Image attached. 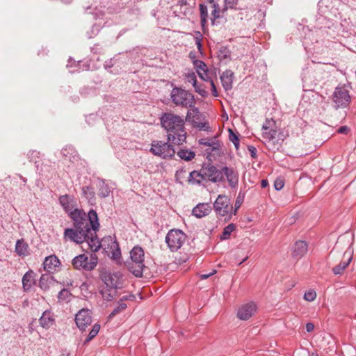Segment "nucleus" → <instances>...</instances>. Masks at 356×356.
Here are the masks:
<instances>
[{
  "instance_id": "42",
  "label": "nucleus",
  "mask_w": 356,
  "mask_h": 356,
  "mask_svg": "<svg viewBox=\"0 0 356 356\" xmlns=\"http://www.w3.org/2000/svg\"><path fill=\"white\" fill-rule=\"evenodd\" d=\"M200 10L201 16V22L202 24H204L207 22V8L206 6L201 4L200 6Z\"/></svg>"
},
{
  "instance_id": "7",
  "label": "nucleus",
  "mask_w": 356,
  "mask_h": 356,
  "mask_svg": "<svg viewBox=\"0 0 356 356\" xmlns=\"http://www.w3.org/2000/svg\"><path fill=\"white\" fill-rule=\"evenodd\" d=\"M186 240L185 234L179 229H172L165 236V242L172 252L179 250Z\"/></svg>"
},
{
  "instance_id": "55",
  "label": "nucleus",
  "mask_w": 356,
  "mask_h": 356,
  "mask_svg": "<svg viewBox=\"0 0 356 356\" xmlns=\"http://www.w3.org/2000/svg\"><path fill=\"white\" fill-rule=\"evenodd\" d=\"M216 270H213L211 273H209V274H202L200 275V278L201 280H206L207 278H209L211 275H213L214 273H216Z\"/></svg>"
},
{
  "instance_id": "41",
  "label": "nucleus",
  "mask_w": 356,
  "mask_h": 356,
  "mask_svg": "<svg viewBox=\"0 0 356 356\" xmlns=\"http://www.w3.org/2000/svg\"><path fill=\"white\" fill-rule=\"evenodd\" d=\"M186 79L187 82L191 83L194 88H196L197 78H196V75L194 72L188 73L186 75Z\"/></svg>"
},
{
  "instance_id": "21",
  "label": "nucleus",
  "mask_w": 356,
  "mask_h": 356,
  "mask_svg": "<svg viewBox=\"0 0 356 356\" xmlns=\"http://www.w3.org/2000/svg\"><path fill=\"white\" fill-rule=\"evenodd\" d=\"M234 73L232 70H227L222 72L220 76V80L223 88L227 91L232 88Z\"/></svg>"
},
{
  "instance_id": "25",
  "label": "nucleus",
  "mask_w": 356,
  "mask_h": 356,
  "mask_svg": "<svg viewBox=\"0 0 356 356\" xmlns=\"http://www.w3.org/2000/svg\"><path fill=\"white\" fill-rule=\"evenodd\" d=\"M15 251L19 256L25 257L29 254V245L24 239H19L16 242Z\"/></svg>"
},
{
  "instance_id": "14",
  "label": "nucleus",
  "mask_w": 356,
  "mask_h": 356,
  "mask_svg": "<svg viewBox=\"0 0 356 356\" xmlns=\"http://www.w3.org/2000/svg\"><path fill=\"white\" fill-rule=\"evenodd\" d=\"M257 309V305L253 302L244 304L238 309L237 317L243 321L248 320L256 313Z\"/></svg>"
},
{
  "instance_id": "59",
  "label": "nucleus",
  "mask_w": 356,
  "mask_h": 356,
  "mask_svg": "<svg viewBox=\"0 0 356 356\" xmlns=\"http://www.w3.org/2000/svg\"><path fill=\"white\" fill-rule=\"evenodd\" d=\"M44 275H42L41 277H40V282H39V285L42 288V284H43V277H44Z\"/></svg>"
},
{
  "instance_id": "11",
  "label": "nucleus",
  "mask_w": 356,
  "mask_h": 356,
  "mask_svg": "<svg viewBox=\"0 0 356 356\" xmlns=\"http://www.w3.org/2000/svg\"><path fill=\"white\" fill-rule=\"evenodd\" d=\"M202 173H204L205 180H209L213 183L224 181L222 168L218 169L216 166L209 164L202 167Z\"/></svg>"
},
{
  "instance_id": "20",
  "label": "nucleus",
  "mask_w": 356,
  "mask_h": 356,
  "mask_svg": "<svg viewBox=\"0 0 356 356\" xmlns=\"http://www.w3.org/2000/svg\"><path fill=\"white\" fill-rule=\"evenodd\" d=\"M307 243L304 241H298L294 245L292 255L294 258L300 259L307 253Z\"/></svg>"
},
{
  "instance_id": "37",
  "label": "nucleus",
  "mask_w": 356,
  "mask_h": 356,
  "mask_svg": "<svg viewBox=\"0 0 356 356\" xmlns=\"http://www.w3.org/2000/svg\"><path fill=\"white\" fill-rule=\"evenodd\" d=\"M100 329V325L99 324H95L92 327V329L88 334V338L85 343L88 342L92 340L99 332Z\"/></svg>"
},
{
  "instance_id": "35",
  "label": "nucleus",
  "mask_w": 356,
  "mask_h": 356,
  "mask_svg": "<svg viewBox=\"0 0 356 356\" xmlns=\"http://www.w3.org/2000/svg\"><path fill=\"white\" fill-rule=\"evenodd\" d=\"M194 65L196 68L197 74H199L200 72H203L207 71V67L206 64L202 60H195Z\"/></svg>"
},
{
  "instance_id": "27",
  "label": "nucleus",
  "mask_w": 356,
  "mask_h": 356,
  "mask_svg": "<svg viewBox=\"0 0 356 356\" xmlns=\"http://www.w3.org/2000/svg\"><path fill=\"white\" fill-rule=\"evenodd\" d=\"M352 260V256L350 254L347 261L340 262L337 266L333 268L332 272L334 275H341Z\"/></svg>"
},
{
  "instance_id": "34",
  "label": "nucleus",
  "mask_w": 356,
  "mask_h": 356,
  "mask_svg": "<svg viewBox=\"0 0 356 356\" xmlns=\"http://www.w3.org/2000/svg\"><path fill=\"white\" fill-rule=\"evenodd\" d=\"M127 305L124 302H119L118 306L115 308L113 312L109 314L108 318H112L118 314L120 313L127 308Z\"/></svg>"
},
{
  "instance_id": "57",
  "label": "nucleus",
  "mask_w": 356,
  "mask_h": 356,
  "mask_svg": "<svg viewBox=\"0 0 356 356\" xmlns=\"http://www.w3.org/2000/svg\"><path fill=\"white\" fill-rule=\"evenodd\" d=\"M44 312H43V313L42 314V316H41V317H40V324L41 325V326H42V327H44Z\"/></svg>"
},
{
  "instance_id": "63",
  "label": "nucleus",
  "mask_w": 356,
  "mask_h": 356,
  "mask_svg": "<svg viewBox=\"0 0 356 356\" xmlns=\"http://www.w3.org/2000/svg\"><path fill=\"white\" fill-rule=\"evenodd\" d=\"M72 60L71 59H70V60H69V61H68V63H67V67H71V66H72V65H71V63H72Z\"/></svg>"
},
{
  "instance_id": "2",
  "label": "nucleus",
  "mask_w": 356,
  "mask_h": 356,
  "mask_svg": "<svg viewBox=\"0 0 356 356\" xmlns=\"http://www.w3.org/2000/svg\"><path fill=\"white\" fill-rule=\"evenodd\" d=\"M161 123L167 131L168 140L172 144L179 145L186 141L184 120L179 115L172 113H164L161 118Z\"/></svg>"
},
{
  "instance_id": "18",
  "label": "nucleus",
  "mask_w": 356,
  "mask_h": 356,
  "mask_svg": "<svg viewBox=\"0 0 356 356\" xmlns=\"http://www.w3.org/2000/svg\"><path fill=\"white\" fill-rule=\"evenodd\" d=\"M60 262L55 255L46 257V272L53 273L59 270Z\"/></svg>"
},
{
  "instance_id": "50",
  "label": "nucleus",
  "mask_w": 356,
  "mask_h": 356,
  "mask_svg": "<svg viewBox=\"0 0 356 356\" xmlns=\"http://www.w3.org/2000/svg\"><path fill=\"white\" fill-rule=\"evenodd\" d=\"M210 86L211 87V92H212V95L214 96V97H218V91H217V89H216V85L213 82V80H210Z\"/></svg>"
},
{
  "instance_id": "62",
  "label": "nucleus",
  "mask_w": 356,
  "mask_h": 356,
  "mask_svg": "<svg viewBox=\"0 0 356 356\" xmlns=\"http://www.w3.org/2000/svg\"><path fill=\"white\" fill-rule=\"evenodd\" d=\"M60 1L65 3H70L72 0H60Z\"/></svg>"
},
{
  "instance_id": "60",
  "label": "nucleus",
  "mask_w": 356,
  "mask_h": 356,
  "mask_svg": "<svg viewBox=\"0 0 356 356\" xmlns=\"http://www.w3.org/2000/svg\"><path fill=\"white\" fill-rule=\"evenodd\" d=\"M191 113L190 111H188L187 113V115H186V120H190V118H191Z\"/></svg>"
},
{
  "instance_id": "52",
  "label": "nucleus",
  "mask_w": 356,
  "mask_h": 356,
  "mask_svg": "<svg viewBox=\"0 0 356 356\" xmlns=\"http://www.w3.org/2000/svg\"><path fill=\"white\" fill-rule=\"evenodd\" d=\"M54 321L55 320L54 318L48 316L47 320H46V327H50L53 325L54 324Z\"/></svg>"
},
{
  "instance_id": "43",
  "label": "nucleus",
  "mask_w": 356,
  "mask_h": 356,
  "mask_svg": "<svg viewBox=\"0 0 356 356\" xmlns=\"http://www.w3.org/2000/svg\"><path fill=\"white\" fill-rule=\"evenodd\" d=\"M275 121L271 120H266L262 126V129L264 131H268L269 129H273L275 126Z\"/></svg>"
},
{
  "instance_id": "51",
  "label": "nucleus",
  "mask_w": 356,
  "mask_h": 356,
  "mask_svg": "<svg viewBox=\"0 0 356 356\" xmlns=\"http://www.w3.org/2000/svg\"><path fill=\"white\" fill-rule=\"evenodd\" d=\"M214 9L212 11L211 15H213L214 19H217L220 17L219 15V10L218 9V7L216 4L213 5Z\"/></svg>"
},
{
  "instance_id": "6",
  "label": "nucleus",
  "mask_w": 356,
  "mask_h": 356,
  "mask_svg": "<svg viewBox=\"0 0 356 356\" xmlns=\"http://www.w3.org/2000/svg\"><path fill=\"white\" fill-rule=\"evenodd\" d=\"M97 264V257L95 254H90L88 257L86 254H82L75 257L72 260V266L77 270L90 271Z\"/></svg>"
},
{
  "instance_id": "17",
  "label": "nucleus",
  "mask_w": 356,
  "mask_h": 356,
  "mask_svg": "<svg viewBox=\"0 0 356 356\" xmlns=\"http://www.w3.org/2000/svg\"><path fill=\"white\" fill-rule=\"evenodd\" d=\"M97 195L101 198H106L111 193V188L109 186L106 180L104 179H97Z\"/></svg>"
},
{
  "instance_id": "19",
  "label": "nucleus",
  "mask_w": 356,
  "mask_h": 356,
  "mask_svg": "<svg viewBox=\"0 0 356 356\" xmlns=\"http://www.w3.org/2000/svg\"><path fill=\"white\" fill-rule=\"evenodd\" d=\"M211 207L208 203H200L193 208L192 213L195 217L201 218L209 214Z\"/></svg>"
},
{
  "instance_id": "12",
  "label": "nucleus",
  "mask_w": 356,
  "mask_h": 356,
  "mask_svg": "<svg viewBox=\"0 0 356 356\" xmlns=\"http://www.w3.org/2000/svg\"><path fill=\"white\" fill-rule=\"evenodd\" d=\"M102 280L111 289H116L122 287V278L119 273L104 272L100 275Z\"/></svg>"
},
{
  "instance_id": "58",
  "label": "nucleus",
  "mask_w": 356,
  "mask_h": 356,
  "mask_svg": "<svg viewBox=\"0 0 356 356\" xmlns=\"http://www.w3.org/2000/svg\"><path fill=\"white\" fill-rule=\"evenodd\" d=\"M268 185V181L266 179H262L261 181V188H266Z\"/></svg>"
},
{
  "instance_id": "1",
  "label": "nucleus",
  "mask_w": 356,
  "mask_h": 356,
  "mask_svg": "<svg viewBox=\"0 0 356 356\" xmlns=\"http://www.w3.org/2000/svg\"><path fill=\"white\" fill-rule=\"evenodd\" d=\"M68 214L73 221L74 229H65L64 237L65 239L80 243L85 238V232H87L90 228H92L94 230L99 229L98 217L94 210H90L86 215L83 210L76 208Z\"/></svg>"
},
{
  "instance_id": "44",
  "label": "nucleus",
  "mask_w": 356,
  "mask_h": 356,
  "mask_svg": "<svg viewBox=\"0 0 356 356\" xmlns=\"http://www.w3.org/2000/svg\"><path fill=\"white\" fill-rule=\"evenodd\" d=\"M202 34L200 32H196L195 40V44L200 51L202 50Z\"/></svg>"
},
{
  "instance_id": "16",
  "label": "nucleus",
  "mask_w": 356,
  "mask_h": 356,
  "mask_svg": "<svg viewBox=\"0 0 356 356\" xmlns=\"http://www.w3.org/2000/svg\"><path fill=\"white\" fill-rule=\"evenodd\" d=\"M59 202L63 209L67 213L74 211L76 208L74 198L69 195H61L59 197Z\"/></svg>"
},
{
  "instance_id": "39",
  "label": "nucleus",
  "mask_w": 356,
  "mask_h": 356,
  "mask_svg": "<svg viewBox=\"0 0 356 356\" xmlns=\"http://www.w3.org/2000/svg\"><path fill=\"white\" fill-rule=\"evenodd\" d=\"M115 289H106L105 291H102V296L104 300L106 301H111L113 300L114 293H115Z\"/></svg>"
},
{
  "instance_id": "46",
  "label": "nucleus",
  "mask_w": 356,
  "mask_h": 356,
  "mask_svg": "<svg viewBox=\"0 0 356 356\" xmlns=\"http://www.w3.org/2000/svg\"><path fill=\"white\" fill-rule=\"evenodd\" d=\"M195 91L199 93L202 97H207L208 95V92L202 88L200 86L196 85V88H195Z\"/></svg>"
},
{
  "instance_id": "26",
  "label": "nucleus",
  "mask_w": 356,
  "mask_h": 356,
  "mask_svg": "<svg viewBox=\"0 0 356 356\" xmlns=\"http://www.w3.org/2000/svg\"><path fill=\"white\" fill-rule=\"evenodd\" d=\"M277 131L274 129H269L266 131H263L262 137L264 139V143L265 145L272 143L275 145L276 140Z\"/></svg>"
},
{
  "instance_id": "22",
  "label": "nucleus",
  "mask_w": 356,
  "mask_h": 356,
  "mask_svg": "<svg viewBox=\"0 0 356 356\" xmlns=\"http://www.w3.org/2000/svg\"><path fill=\"white\" fill-rule=\"evenodd\" d=\"M199 143L200 145L209 147V148L207 149V151L209 152V153H219L220 143L218 140L216 139L202 138L200 140Z\"/></svg>"
},
{
  "instance_id": "23",
  "label": "nucleus",
  "mask_w": 356,
  "mask_h": 356,
  "mask_svg": "<svg viewBox=\"0 0 356 356\" xmlns=\"http://www.w3.org/2000/svg\"><path fill=\"white\" fill-rule=\"evenodd\" d=\"M203 180H205V179L204 173H202V168L200 172L194 170L189 174L188 182L191 184L200 185Z\"/></svg>"
},
{
  "instance_id": "32",
  "label": "nucleus",
  "mask_w": 356,
  "mask_h": 356,
  "mask_svg": "<svg viewBox=\"0 0 356 356\" xmlns=\"http://www.w3.org/2000/svg\"><path fill=\"white\" fill-rule=\"evenodd\" d=\"M235 229V226L234 224H229L227 226H226L223 231H222V233L220 237V240L223 241V240H227L229 238L232 232Z\"/></svg>"
},
{
  "instance_id": "13",
  "label": "nucleus",
  "mask_w": 356,
  "mask_h": 356,
  "mask_svg": "<svg viewBox=\"0 0 356 356\" xmlns=\"http://www.w3.org/2000/svg\"><path fill=\"white\" fill-rule=\"evenodd\" d=\"M75 322L77 327L84 330L92 322L91 312L89 309H81L75 316Z\"/></svg>"
},
{
  "instance_id": "9",
  "label": "nucleus",
  "mask_w": 356,
  "mask_h": 356,
  "mask_svg": "<svg viewBox=\"0 0 356 356\" xmlns=\"http://www.w3.org/2000/svg\"><path fill=\"white\" fill-rule=\"evenodd\" d=\"M150 152L162 159L172 158L176 153V150L171 145L162 141H153Z\"/></svg>"
},
{
  "instance_id": "24",
  "label": "nucleus",
  "mask_w": 356,
  "mask_h": 356,
  "mask_svg": "<svg viewBox=\"0 0 356 356\" xmlns=\"http://www.w3.org/2000/svg\"><path fill=\"white\" fill-rule=\"evenodd\" d=\"M35 273L30 270L25 273L22 277L23 288L25 291L31 289L33 284H35Z\"/></svg>"
},
{
  "instance_id": "5",
  "label": "nucleus",
  "mask_w": 356,
  "mask_h": 356,
  "mask_svg": "<svg viewBox=\"0 0 356 356\" xmlns=\"http://www.w3.org/2000/svg\"><path fill=\"white\" fill-rule=\"evenodd\" d=\"M170 99L176 106L191 108L193 113H198V109L195 107L194 96L190 92L181 88L174 87L170 92Z\"/></svg>"
},
{
  "instance_id": "33",
  "label": "nucleus",
  "mask_w": 356,
  "mask_h": 356,
  "mask_svg": "<svg viewBox=\"0 0 356 356\" xmlns=\"http://www.w3.org/2000/svg\"><path fill=\"white\" fill-rule=\"evenodd\" d=\"M72 293L66 289H63L58 295V298L60 301L70 302Z\"/></svg>"
},
{
  "instance_id": "49",
  "label": "nucleus",
  "mask_w": 356,
  "mask_h": 356,
  "mask_svg": "<svg viewBox=\"0 0 356 356\" xmlns=\"http://www.w3.org/2000/svg\"><path fill=\"white\" fill-rule=\"evenodd\" d=\"M248 149L250 154L252 158L255 159L257 157V149L252 145L248 147Z\"/></svg>"
},
{
  "instance_id": "45",
  "label": "nucleus",
  "mask_w": 356,
  "mask_h": 356,
  "mask_svg": "<svg viewBox=\"0 0 356 356\" xmlns=\"http://www.w3.org/2000/svg\"><path fill=\"white\" fill-rule=\"evenodd\" d=\"M243 196H241V193L238 194L236 200V202H235V204H234V207H235V211L240 208L242 202H243Z\"/></svg>"
},
{
  "instance_id": "3",
  "label": "nucleus",
  "mask_w": 356,
  "mask_h": 356,
  "mask_svg": "<svg viewBox=\"0 0 356 356\" xmlns=\"http://www.w3.org/2000/svg\"><path fill=\"white\" fill-rule=\"evenodd\" d=\"M97 231L90 228L87 232H85V238L81 243L86 242L88 248L93 252H97L101 248L108 250V256L113 260H118L121 257V252L117 241L111 236L104 237L99 241L97 236Z\"/></svg>"
},
{
  "instance_id": "29",
  "label": "nucleus",
  "mask_w": 356,
  "mask_h": 356,
  "mask_svg": "<svg viewBox=\"0 0 356 356\" xmlns=\"http://www.w3.org/2000/svg\"><path fill=\"white\" fill-rule=\"evenodd\" d=\"M28 157L30 160V161L34 162L35 164V167L37 170H39V167L40 166V171H42V162L41 160L39 159V152L33 150L29 152L28 154Z\"/></svg>"
},
{
  "instance_id": "15",
  "label": "nucleus",
  "mask_w": 356,
  "mask_h": 356,
  "mask_svg": "<svg viewBox=\"0 0 356 356\" xmlns=\"http://www.w3.org/2000/svg\"><path fill=\"white\" fill-rule=\"evenodd\" d=\"M222 172L223 179H225L224 177H226L229 186L232 188H236L238 184V172H236L233 168L227 166L222 167Z\"/></svg>"
},
{
  "instance_id": "4",
  "label": "nucleus",
  "mask_w": 356,
  "mask_h": 356,
  "mask_svg": "<svg viewBox=\"0 0 356 356\" xmlns=\"http://www.w3.org/2000/svg\"><path fill=\"white\" fill-rule=\"evenodd\" d=\"M130 261H127L126 266L136 277L143 276L145 265V254L143 249L136 245L130 251Z\"/></svg>"
},
{
  "instance_id": "8",
  "label": "nucleus",
  "mask_w": 356,
  "mask_h": 356,
  "mask_svg": "<svg viewBox=\"0 0 356 356\" xmlns=\"http://www.w3.org/2000/svg\"><path fill=\"white\" fill-rule=\"evenodd\" d=\"M213 207L217 215L230 218L232 207L230 204L229 198L225 195H219L213 204Z\"/></svg>"
},
{
  "instance_id": "36",
  "label": "nucleus",
  "mask_w": 356,
  "mask_h": 356,
  "mask_svg": "<svg viewBox=\"0 0 356 356\" xmlns=\"http://www.w3.org/2000/svg\"><path fill=\"white\" fill-rule=\"evenodd\" d=\"M347 242L348 245L350 246L353 244V237H350L349 235H343L340 236L336 243V245L338 246L341 243Z\"/></svg>"
},
{
  "instance_id": "40",
  "label": "nucleus",
  "mask_w": 356,
  "mask_h": 356,
  "mask_svg": "<svg viewBox=\"0 0 356 356\" xmlns=\"http://www.w3.org/2000/svg\"><path fill=\"white\" fill-rule=\"evenodd\" d=\"M316 298V293L314 290L306 291L304 294V299L308 302L314 301Z\"/></svg>"
},
{
  "instance_id": "10",
  "label": "nucleus",
  "mask_w": 356,
  "mask_h": 356,
  "mask_svg": "<svg viewBox=\"0 0 356 356\" xmlns=\"http://www.w3.org/2000/svg\"><path fill=\"white\" fill-rule=\"evenodd\" d=\"M332 100L336 108L348 106L350 102V96L348 90L344 87L336 88L332 95Z\"/></svg>"
},
{
  "instance_id": "64",
  "label": "nucleus",
  "mask_w": 356,
  "mask_h": 356,
  "mask_svg": "<svg viewBox=\"0 0 356 356\" xmlns=\"http://www.w3.org/2000/svg\"><path fill=\"white\" fill-rule=\"evenodd\" d=\"M112 65H113V64H110V63H106L105 65L106 67H111Z\"/></svg>"
},
{
  "instance_id": "54",
  "label": "nucleus",
  "mask_w": 356,
  "mask_h": 356,
  "mask_svg": "<svg viewBox=\"0 0 356 356\" xmlns=\"http://www.w3.org/2000/svg\"><path fill=\"white\" fill-rule=\"evenodd\" d=\"M314 329V325L312 323H307L306 324V330L308 332H311Z\"/></svg>"
},
{
  "instance_id": "53",
  "label": "nucleus",
  "mask_w": 356,
  "mask_h": 356,
  "mask_svg": "<svg viewBox=\"0 0 356 356\" xmlns=\"http://www.w3.org/2000/svg\"><path fill=\"white\" fill-rule=\"evenodd\" d=\"M349 129L347 126H342L339 129H338V133L339 134H347L348 131Z\"/></svg>"
},
{
  "instance_id": "30",
  "label": "nucleus",
  "mask_w": 356,
  "mask_h": 356,
  "mask_svg": "<svg viewBox=\"0 0 356 356\" xmlns=\"http://www.w3.org/2000/svg\"><path fill=\"white\" fill-rule=\"evenodd\" d=\"M83 195L89 202L93 203L95 201V193L90 186H83L82 188Z\"/></svg>"
},
{
  "instance_id": "56",
  "label": "nucleus",
  "mask_w": 356,
  "mask_h": 356,
  "mask_svg": "<svg viewBox=\"0 0 356 356\" xmlns=\"http://www.w3.org/2000/svg\"><path fill=\"white\" fill-rule=\"evenodd\" d=\"M133 298V296H124L121 298L120 302H124V300H129Z\"/></svg>"
},
{
  "instance_id": "48",
  "label": "nucleus",
  "mask_w": 356,
  "mask_h": 356,
  "mask_svg": "<svg viewBox=\"0 0 356 356\" xmlns=\"http://www.w3.org/2000/svg\"><path fill=\"white\" fill-rule=\"evenodd\" d=\"M199 76L200 77L205 81H208L210 83V80H212L208 75V72L207 71H205V72H200L199 74Z\"/></svg>"
},
{
  "instance_id": "61",
  "label": "nucleus",
  "mask_w": 356,
  "mask_h": 356,
  "mask_svg": "<svg viewBox=\"0 0 356 356\" xmlns=\"http://www.w3.org/2000/svg\"><path fill=\"white\" fill-rule=\"evenodd\" d=\"M179 1L181 5H186L187 3V0H179Z\"/></svg>"
},
{
  "instance_id": "31",
  "label": "nucleus",
  "mask_w": 356,
  "mask_h": 356,
  "mask_svg": "<svg viewBox=\"0 0 356 356\" xmlns=\"http://www.w3.org/2000/svg\"><path fill=\"white\" fill-rule=\"evenodd\" d=\"M218 57L220 62L226 63L230 57L229 50L227 47H222L218 51Z\"/></svg>"
},
{
  "instance_id": "47",
  "label": "nucleus",
  "mask_w": 356,
  "mask_h": 356,
  "mask_svg": "<svg viewBox=\"0 0 356 356\" xmlns=\"http://www.w3.org/2000/svg\"><path fill=\"white\" fill-rule=\"evenodd\" d=\"M284 181L282 179H277L275 181L274 186L277 191L281 190L284 187Z\"/></svg>"
},
{
  "instance_id": "28",
  "label": "nucleus",
  "mask_w": 356,
  "mask_h": 356,
  "mask_svg": "<svg viewBox=\"0 0 356 356\" xmlns=\"http://www.w3.org/2000/svg\"><path fill=\"white\" fill-rule=\"evenodd\" d=\"M177 156L182 160L189 161H191L195 156L193 151L186 149H180L177 152Z\"/></svg>"
},
{
  "instance_id": "38",
  "label": "nucleus",
  "mask_w": 356,
  "mask_h": 356,
  "mask_svg": "<svg viewBox=\"0 0 356 356\" xmlns=\"http://www.w3.org/2000/svg\"><path fill=\"white\" fill-rule=\"evenodd\" d=\"M229 140L231 142H232L233 144L234 145L236 149H238L239 147V144H240L238 136L236 134H235L234 133V131L230 129H229Z\"/></svg>"
}]
</instances>
